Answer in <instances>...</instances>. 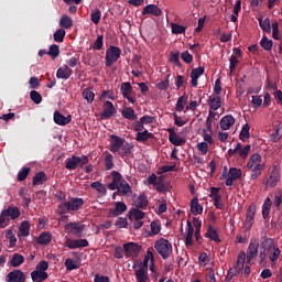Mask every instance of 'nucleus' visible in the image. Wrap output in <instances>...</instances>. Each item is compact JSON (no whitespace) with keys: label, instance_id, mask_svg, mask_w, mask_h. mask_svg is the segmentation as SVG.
<instances>
[{"label":"nucleus","instance_id":"72a5a7b5","mask_svg":"<svg viewBox=\"0 0 282 282\" xmlns=\"http://www.w3.org/2000/svg\"><path fill=\"white\" fill-rule=\"evenodd\" d=\"M137 282H147L149 281V271L144 269H138L134 272Z\"/></svg>","mask_w":282,"mask_h":282},{"label":"nucleus","instance_id":"c756f323","mask_svg":"<svg viewBox=\"0 0 282 282\" xmlns=\"http://www.w3.org/2000/svg\"><path fill=\"white\" fill-rule=\"evenodd\" d=\"M191 213L196 215H202L204 213V207H202V205H199V199H197V197H194L191 200Z\"/></svg>","mask_w":282,"mask_h":282},{"label":"nucleus","instance_id":"7c9ffc66","mask_svg":"<svg viewBox=\"0 0 282 282\" xmlns=\"http://www.w3.org/2000/svg\"><path fill=\"white\" fill-rule=\"evenodd\" d=\"M45 182H47V174L41 171L35 174V176L33 177L32 184L33 186H41L42 184H45Z\"/></svg>","mask_w":282,"mask_h":282},{"label":"nucleus","instance_id":"2eb2a0df","mask_svg":"<svg viewBox=\"0 0 282 282\" xmlns=\"http://www.w3.org/2000/svg\"><path fill=\"white\" fill-rule=\"evenodd\" d=\"M65 243L66 248H69L70 250H76V248H87L89 246L87 239H67Z\"/></svg>","mask_w":282,"mask_h":282},{"label":"nucleus","instance_id":"79ce46f5","mask_svg":"<svg viewBox=\"0 0 282 282\" xmlns=\"http://www.w3.org/2000/svg\"><path fill=\"white\" fill-rule=\"evenodd\" d=\"M152 259L153 261V252L148 251L147 256L144 257L143 262L139 263L138 269L139 270H145L149 271V259Z\"/></svg>","mask_w":282,"mask_h":282},{"label":"nucleus","instance_id":"0eeeda50","mask_svg":"<svg viewBox=\"0 0 282 282\" xmlns=\"http://www.w3.org/2000/svg\"><path fill=\"white\" fill-rule=\"evenodd\" d=\"M122 55V50L120 47L110 45V47L106 51V67H111L113 63H118V59Z\"/></svg>","mask_w":282,"mask_h":282},{"label":"nucleus","instance_id":"3c124183","mask_svg":"<svg viewBox=\"0 0 282 282\" xmlns=\"http://www.w3.org/2000/svg\"><path fill=\"white\" fill-rule=\"evenodd\" d=\"M29 175H30V167H22L18 172V182H25Z\"/></svg>","mask_w":282,"mask_h":282},{"label":"nucleus","instance_id":"6e6d98bb","mask_svg":"<svg viewBox=\"0 0 282 282\" xmlns=\"http://www.w3.org/2000/svg\"><path fill=\"white\" fill-rule=\"evenodd\" d=\"M30 98L35 105H41V102H43V96L36 90H31Z\"/></svg>","mask_w":282,"mask_h":282},{"label":"nucleus","instance_id":"09e8293b","mask_svg":"<svg viewBox=\"0 0 282 282\" xmlns=\"http://www.w3.org/2000/svg\"><path fill=\"white\" fill-rule=\"evenodd\" d=\"M260 45L265 52H271L272 51V40H269L268 36H263L262 40L260 41Z\"/></svg>","mask_w":282,"mask_h":282},{"label":"nucleus","instance_id":"69168bd1","mask_svg":"<svg viewBox=\"0 0 282 282\" xmlns=\"http://www.w3.org/2000/svg\"><path fill=\"white\" fill-rule=\"evenodd\" d=\"M50 268V262L45 261V260H41L36 268L35 271L37 272H45L47 269Z\"/></svg>","mask_w":282,"mask_h":282},{"label":"nucleus","instance_id":"f03ea898","mask_svg":"<svg viewBox=\"0 0 282 282\" xmlns=\"http://www.w3.org/2000/svg\"><path fill=\"white\" fill-rule=\"evenodd\" d=\"M85 206V200L78 197H70L68 200L58 205V215H67V213H78Z\"/></svg>","mask_w":282,"mask_h":282},{"label":"nucleus","instance_id":"bb28decb","mask_svg":"<svg viewBox=\"0 0 282 282\" xmlns=\"http://www.w3.org/2000/svg\"><path fill=\"white\" fill-rule=\"evenodd\" d=\"M193 235H195V228L193 227V224H191V220H187L185 246H193Z\"/></svg>","mask_w":282,"mask_h":282},{"label":"nucleus","instance_id":"1a4fd4ad","mask_svg":"<svg viewBox=\"0 0 282 282\" xmlns=\"http://www.w3.org/2000/svg\"><path fill=\"white\" fill-rule=\"evenodd\" d=\"M257 257H259V240L251 238L247 249V262L250 263V261L257 259Z\"/></svg>","mask_w":282,"mask_h":282},{"label":"nucleus","instance_id":"9b49d317","mask_svg":"<svg viewBox=\"0 0 282 282\" xmlns=\"http://www.w3.org/2000/svg\"><path fill=\"white\" fill-rule=\"evenodd\" d=\"M121 94L130 105H135V98H132L133 87L131 86V83L126 82L121 84Z\"/></svg>","mask_w":282,"mask_h":282},{"label":"nucleus","instance_id":"c03bdc74","mask_svg":"<svg viewBox=\"0 0 282 282\" xmlns=\"http://www.w3.org/2000/svg\"><path fill=\"white\" fill-rule=\"evenodd\" d=\"M83 98L87 100L88 105H91L94 102V98H96V95L91 90V88H86L83 91Z\"/></svg>","mask_w":282,"mask_h":282},{"label":"nucleus","instance_id":"4d7b16f0","mask_svg":"<svg viewBox=\"0 0 282 282\" xmlns=\"http://www.w3.org/2000/svg\"><path fill=\"white\" fill-rule=\"evenodd\" d=\"M105 37L102 35H98L94 44L91 45L93 50L100 51L102 50V46L105 45Z\"/></svg>","mask_w":282,"mask_h":282},{"label":"nucleus","instance_id":"7ed1b4c3","mask_svg":"<svg viewBox=\"0 0 282 282\" xmlns=\"http://www.w3.org/2000/svg\"><path fill=\"white\" fill-rule=\"evenodd\" d=\"M21 217V210L19 207L11 205L7 209H3L0 214V228L10 226V219H19Z\"/></svg>","mask_w":282,"mask_h":282},{"label":"nucleus","instance_id":"c9c22d12","mask_svg":"<svg viewBox=\"0 0 282 282\" xmlns=\"http://www.w3.org/2000/svg\"><path fill=\"white\" fill-rule=\"evenodd\" d=\"M19 237H29L30 236V221L24 220L22 221L19 228Z\"/></svg>","mask_w":282,"mask_h":282},{"label":"nucleus","instance_id":"338daca9","mask_svg":"<svg viewBox=\"0 0 282 282\" xmlns=\"http://www.w3.org/2000/svg\"><path fill=\"white\" fill-rule=\"evenodd\" d=\"M176 165H163L159 169L158 174L162 175L164 173H169L170 171H175Z\"/></svg>","mask_w":282,"mask_h":282},{"label":"nucleus","instance_id":"ea45409f","mask_svg":"<svg viewBox=\"0 0 282 282\" xmlns=\"http://www.w3.org/2000/svg\"><path fill=\"white\" fill-rule=\"evenodd\" d=\"M260 246H261L262 250H267V251H270L275 247L274 240H272V238H268V237H264V239L262 240Z\"/></svg>","mask_w":282,"mask_h":282},{"label":"nucleus","instance_id":"774afa93","mask_svg":"<svg viewBox=\"0 0 282 282\" xmlns=\"http://www.w3.org/2000/svg\"><path fill=\"white\" fill-rule=\"evenodd\" d=\"M181 58L184 63L191 64L193 63V56L191 55V53H188V51H184L181 54Z\"/></svg>","mask_w":282,"mask_h":282},{"label":"nucleus","instance_id":"4468645a","mask_svg":"<svg viewBox=\"0 0 282 282\" xmlns=\"http://www.w3.org/2000/svg\"><path fill=\"white\" fill-rule=\"evenodd\" d=\"M7 282H25V273L21 270H13L6 276Z\"/></svg>","mask_w":282,"mask_h":282},{"label":"nucleus","instance_id":"39448f33","mask_svg":"<svg viewBox=\"0 0 282 282\" xmlns=\"http://www.w3.org/2000/svg\"><path fill=\"white\" fill-rule=\"evenodd\" d=\"M154 249L164 260L173 254V243L164 238H160L154 242Z\"/></svg>","mask_w":282,"mask_h":282},{"label":"nucleus","instance_id":"a19ab883","mask_svg":"<svg viewBox=\"0 0 282 282\" xmlns=\"http://www.w3.org/2000/svg\"><path fill=\"white\" fill-rule=\"evenodd\" d=\"M65 29H57L53 34L55 43H63L65 41Z\"/></svg>","mask_w":282,"mask_h":282},{"label":"nucleus","instance_id":"412c9836","mask_svg":"<svg viewBox=\"0 0 282 282\" xmlns=\"http://www.w3.org/2000/svg\"><path fill=\"white\" fill-rule=\"evenodd\" d=\"M54 122L59 127H65V124H69L72 122V115L63 116L59 111L54 112Z\"/></svg>","mask_w":282,"mask_h":282},{"label":"nucleus","instance_id":"cd10ccee","mask_svg":"<svg viewBox=\"0 0 282 282\" xmlns=\"http://www.w3.org/2000/svg\"><path fill=\"white\" fill-rule=\"evenodd\" d=\"M59 26H62V30H72L74 26V20H72L69 15L64 14L59 19Z\"/></svg>","mask_w":282,"mask_h":282},{"label":"nucleus","instance_id":"13d9d810","mask_svg":"<svg viewBox=\"0 0 282 282\" xmlns=\"http://www.w3.org/2000/svg\"><path fill=\"white\" fill-rule=\"evenodd\" d=\"M259 25L262 30V32H270V18H265L264 20L259 19Z\"/></svg>","mask_w":282,"mask_h":282},{"label":"nucleus","instance_id":"e433bc0d","mask_svg":"<svg viewBox=\"0 0 282 282\" xmlns=\"http://www.w3.org/2000/svg\"><path fill=\"white\" fill-rule=\"evenodd\" d=\"M151 138H154L153 133L149 132V130H144L143 132L137 133L135 140L137 142H147V140Z\"/></svg>","mask_w":282,"mask_h":282},{"label":"nucleus","instance_id":"a211bd4d","mask_svg":"<svg viewBox=\"0 0 282 282\" xmlns=\"http://www.w3.org/2000/svg\"><path fill=\"white\" fill-rule=\"evenodd\" d=\"M112 116H116V107L113 106V102L105 101L101 118L108 120L109 118H112Z\"/></svg>","mask_w":282,"mask_h":282},{"label":"nucleus","instance_id":"9d476101","mask_svg":"<svg viewBox=\"0 0 282 282\" xmlns=\"http://www.w3.org/2000/svg\"><path fill=\"white\" fill-rule=\"evenodd\" d=\"M123 250L126 252V257L135 259L138 254H140V250H142V247L135 242H128L123 245Z\"/></svg>","mask_w":282,"mask_h":282},{"label":"nucleus","instance_id":"f257e3e1","mask_svg":"<svg viewBox=\"0 0 282 282\" xmlns=\"http://www.w3.org/2000/svg\"><path fill=\"white\" fill-rule=\"evenodd\" d=\"M111 177L112 182L108 184L109 191H118L119 195H129L131 193V185L124 181L120 172L112 171Z\"/></svg>","mask_w":282,"mask_h":282},{"label":"nucleus","instance_id":"603ef678","mask_svg":"<svg viewBox=\"0 0 282 282\" xmlns=\"http://www.w3.org/2000/svg\"><path fill=\"white\" fill-rule=\"evenodd\" d=\"M282 138V126L278 124L275 127L274 132L271 134V140L272 142H279V140H281Z\"/></svg>","mask_w":282,"mask_h":282},{"label":"nucleus","instance_id":"4c0bfd02","mask_svg":"<svg viewBox=\"0 0 282 282\" xmlns=\"http://www.w3.org/2000/svg\"><path fill=\"white\" fill-rule=\"evenodd\" d=\"M150 237H153V235H160L161 230H162V224L160 223V220H153L150 224Z\"/></svg>","mask_w":282,"mask_h":282},{"label":"nucleus","instance_id":"2f4dec72","mask_svg":"<svg viewBox=\"0 0 282 282\" xmlns=\"http://www.w3.org/2000/svg\"><path fill=\"white\" fill-rule=\"evenodd\" d=\"M121 116L126 118V120H138V115L135 110L131 107H127L121 111Z\"/></svg>","mask_w":282,"mask_h":282},{"label":"nucleus","instance_id":"0e129e2a","mask_svg":"<svg viewBox=\"0 0 282 282\" xmlns=\"http://www.w3.org/2000/svg\"><path fill=\"white\" fill-rule=\"evenodd\" d=\"M251 149H252V147L250 144H247L245 148H242L238 152L239 158H241V160H246L248 158V154L250 153Z\"/></svg>","mask_w":282,"mask_h":282},{"label":"nucleus","instance_id":"8fccbe9b","mask_svg":"<svg viewBox=\"0 0 282 282\" xmlns=\"http://www.w3.org/2000/svg\"><path fill=\"white\" fill-rule=\"evenodd\" d=\"M90 186L95 188L97 193H101V195H107V186H105V184L100 182H94L90 184Z\"/></svg>","mask_w":282,"mask_h":282},{"label":"nucleus","instance_id":"aec40b11","mask_svg":"<svg viewBox=\"0 0 282 282\" xmlns=\"http://www.w3.org/2000/svg\"><path fill=\"white\" fill-rule=\"evenodd\" d=\"M133 204L135 208H141V210H147L149 206V198L147 197V194L141 193L138 197L134 198Z\"/></svg>","mask_w":282,"mask_h":282},{"label":"nucleus","instance_id":"a18cd8bd","mask_svg":"<svg viewBox=\"0 0 282 282\" xmlns=\"http://www.w3.org/2000/svg\"><path fill=\"white\" fill-rule=\"evenodd\" d=\"M24 261H25V258L23 256L15 253L11 259V265L12 268H19V265H22Z\"/></svg>","mask_w":282,"mask_h":282},{"label":"nucleus","instance_id":"dca6fc26","mask_svg":"<svg viewBox=\"0 0 282 282\" xmlns=\"http://www.w3.org/2000/svg\"><path fill=\"white\" fill-rule=\"evenodd\" d=\"M142 17H147V14H152V17H162L163 12L156 4H148L142 9Z\"/></svg>","mask_w":282,"mask_h":282},{"label":"nucleus","instance_id":"f704fd0d","mask_svg":"<svg viewBox=\"0 0 282 282\" xmlns=\"http://www.w3.org/2000/svg\"><path fill=\"white\" fill-rule=\"evenodd\" d=\"M270 208H272V200L270 198H265V200L262 205V217H263V219H269Z\"/></svg>","mask_w":282,"mask_h":282},{"label":"nucleus","instance_id":"a878e982","mask_svg":"<svg viewBox=\"0 0 282 282\" xmlns=\"http://www.w3.org/2000/svg\"><path fill=\"white\" fill-rule=\"evenodd\" d=\"M205 237L207 239H210V241H215L216 243H221V238H219V232H217L214 228L213 225H208L207 231L205 234Z\"/></svg>","mask_w":282,"mask_h":282},{"label":"nucleus","instance_id":"5701e85b","mask_svg":"<svg viewBox=\"0 0 282 282\" xmlns=\"http://www.w3.org/2000/svg\"><path fill=\"white\" fill-rule=\"evenodd\" d=\"M279 182H281V174L279 173V170H273L267 181V186L274 188Z\"/></svg>","mask_w":282,"mask_h":282},{"label":"nucleus","instance_id":"393cba45","mask_svg":"<svg viewBox=\"0 0 282 282\" xmlns=\"http://www.w3.org/2000/svg\"><path fill=\"white\" fill-rule=\"evenodd\" d=\"M235 122V117H232V115H227L220 119V129H223V131H228Z\"/></svg>","mask_w":282,"mask_h":282},{"label":"nucleus","instance_id":"423d86ee","mask_svg":"<svg viewBox=\"0 0 282 282\" xmlns=\"http://www.w3.org/2000/svg\"><path fill=\"white\" fill-rule=\"evenodd\" d=\"M85 164H89L88 155H73L72 158L66 159L65 169H67V171H76L78 166L83 169Z\"/></svg>","mask_w":282,"mask_h":282},{"label":"nucleus","instance_id":"5fc2aeb1","mask_svg":"<svg viewBox=\"0 0 282 282\" xmlns=\"http://www.w3.org/2000/svg\"><path fill=\"white\" fill-rule=\"evenodd\" d=\"M115 164H113V154L108 153L105 156V169L107 171H111V169H113Z\"/></svg>","mask_w":282,"mask_h":282},{"label":"nucleus","instance_id":"de8ad7c7","mask_svg":"<svg viewBox=\"0 0 282 282\" xmlns=\"http://www.w3.org/2000/svg\"><path fill=\"white\" fill-rule=\"evenodd\" d=\"M220 188L219 187H210L209 197L213 199V202H221V195L219 194Z\"/></svg>","mask_w":282,"mask_h":282},{"label":"nucleus","instance_id":"6ab92c4d","mask_svg":"<svg viewBox=\"0 0 282 282\" xmlns=\"http://www.w3.org/2000/svg\"><path fill=\"white\" fill-rule=\"evenodd\" d=\"M72 74H74V70H72L68 65H64L57 69L56 78L69 80V78H72Z\"/></svg>","mask_w":282,"mask_h":282},{"label":"nucleus","instance_id":"20e7f679","mask_svg":"<svg viewBox=\"0 0 282 282\" xmlns=\"http://www.w3.org/2000/svg\"><path fill=\"white\" fill-rule=\"evenodd\" d=\"M247 169L251 171V180H257L263 171V165L261 164V154H252L247 163Z\"/></svg>","mask_w":282,"mask_h":282},{"label":"nucleus","instance_id":"58836bf2","mask_svg":"<svg viewBox=\"0 0 282 282\" xmlns=\"http://www.w3.org/2000/svg\"><path fill=\"white\" fill-rule=\"evenodd\" d=\"M250 138V124L246 123L239 133L241 142H246Z\"/></svg>","mask_w":282,"mask_h":282},{"label":"nucleus","instance_id":"b1692460","mask_svg":"<svg viewBox=\"0 0 282 282\" xmlns=\"http://www.w3.org/2000/svg\"><path fill=\"white\" fill-rule=\"evenodd\" d=\"M207 102L209 105V109L213 111H217V109L221 108V97H219V95L209 96Z\"/></svg>","mask_w":282,"mask_h":282},{"label":"nucleus","instance_id":"37998d69","mask_svg":"<svg viewBox=\"0 0 282 282\" xmlns=\"http://www.w3.org/2000/svg\"><path fill=\"white\" fill-rule=\"evenodd\" d=\"M59 54H61V47H58L57 44H53V45L50 46L48 52H47V55H48L50 57H52L53 61H54L55 58H58Z\"/></svg>","mask_w":282,"mask_h":282},{"label":"nucleus","instance_id":"f8f14e48","mask_svg":"<svg viewBox=\"0 0 282 282\" xmlns=\"http://www.w3.org/2000/svg\"><path fill=\"white\" fill-rule=\"evenodd\" d=\"M124 145V139L116 135V134H111L110 135V151L111 153H118L120 152V149Z\"/></svg>","mask_w":282,"mask_h":282},{"label":"nucleus","instance_id":"f3484780","mask_svg":"<svg viewBox=\"0 0 282 282\" xmlns=\"http://www.w3.org/2000/svg\"><path fill=\"white\" fill-rule=\"evenodd\" d=\"M167 132H169V140L171 144H174V147H182V144H186V140L177 135V133H175L174 128L167 129Z\"/></svg>","mask_w":282,"mask_h":282},{"label":"nucleus","instance_id":"c85d7f7f","mask_svg":"<svg viewBox=\"0 0 282 282\" xmlns=\"http://www.w3.org/2000/svg\"><path fill=\"white\" fill-rule=\"evenodd\" d=\"M48 276H50V274H47V272L36 271V270L31 272V279H32L33 282L47 281Z\"/></svg>","mask_w":282,"mask_h":282},{"label":"nucleus","instance_id":"e2e57ef3","mask_svg":"<svg viewBox=\"0 0 282 282\" xmlns=\"http://www.w3.org/2000/svg\"><path fill=\"white\" fill-rule=\"evenodd\" d=\"M205 72V68L203 66H199L197 68H193L191 72V78L199 79V76H202Z\"/></svg>","mask_w":282,"mask_h":282},{"label":"nucleus","instance_id":"bf43d9fd","mask_svg":"<svg viewBox=\"0 0 282 282\" xmlns=\"http://www.w3.org/2000/svg\"><path fill=\"white\" fill-rule=\"evenodd\" d=\"M64 265L68 272H72V270H78V268H80V265L76 264L73 259H66Z\"/></svg>","mask_w":282,"mask_h":282},{"label":"nucleus","instance_id":"ddd939ff","mask_svg":"<svg viewBox=\"0 0 282 282\" xmlns=\"http://www.w3.org/2000/svg\"><path fill=\"white\" fill-rule=\"evenodd\" d=\"M236 180H241V170L237 167H230L228 172V177L225 182L226 186H232Z\"/></svg>","mask_w":282,"mask_h":282},{"label":"nucleus","instance_id":"864d4df0","mask_svg":"<svg viewBox=\"0 0 282 282\" xmlns=\"http://www.w3.org/2000/svg\"><path fill=\"white\" fill-rule=\"evenodd\" d=\"M102 17V13L99 9H96L90 13V21L95 23V25H98L100 23V19Z\"/></svg>","mask_w":282,"mask_h":282},{"label":"nucleus","instance_id":"473e14b6","mask_svg":"<svg viewBox=\"0 0 282 282\" xmlns=\"http://www.w3.org/2000/svg\"><path fill=\"white\" fill-rule=\"evenodd\" d=\"M37 243L40 246H48V243H52V234L51 232H42L37 238Z\"/></svg>","mask_w":282,"mask_h":282},{"label":"nucleus","instance_id":"680f3d73","mask_svg":"<svg viewBox=\"0 0 282 282\" xmlns=\"http://www.w3.org/2000/svg\"><path fill=\"white\" fill-rule=\"evenodd\" d=\"M186 32V26H182L177 23H172V34H184Z\"/></svg>","mask_w":282,"mask_h":282},{"label":"nucleus","instance_id":"4be33fe9","mask_svg":"<svg viewBox=\"0 0 282 282\" xmlns=\"http://www.w3.org/2000/svg\"><path fill=\"white\" fill-rule=\"evenodd\" d=\"M127 204L123 202H117L113 209H110L108 213V217H119L122 213H126Z\"/></svg>","mask_w":282,"mask_h":282},{"label":"nucleus","instance_id":"49530a36","mask_svg":"<svg viewBox=\"0 0 282 282\" xmlns=\"http://www.w3.org/2000/svg\"><path fill=\"white\" fill-rule=\"evenodd\" d=\"M186 102H188V97L186 96L178 97L175 111H178V113H182V111H184V105H186Z\"/></svg>","mask_w":282,"mask_h":282},{"label":"nucleus","instance_id":"6e6552de","mask_svg":"<svg viewBox=\"0 0 282 282\" xmlns=\"http://www.w3.org/2000/svg\"><path fill=\"white\" fill-rule=\"evenodd\" d=\"M65 230L74 237H83L85 232V225L76 221H72L65 225Z\"/></svg>","mask_w":282,"mask_h":282},{"label":"nucleus","instance_id":"052dcab7","mask_svg":"<svg viewBox=\"0 0 282 282\" xmlns=\"http://www.w3.org/2000/svg\"><path fill=\"white\" fill-rule=\"evenodd\" d=\"M132 216L134 217V219H135V221H142V219H144V217H145V213L144 212H142V210H140V208H134V209H132Z\"/></svg>","mask_w":282,"mask_h":282}]
</instances>
